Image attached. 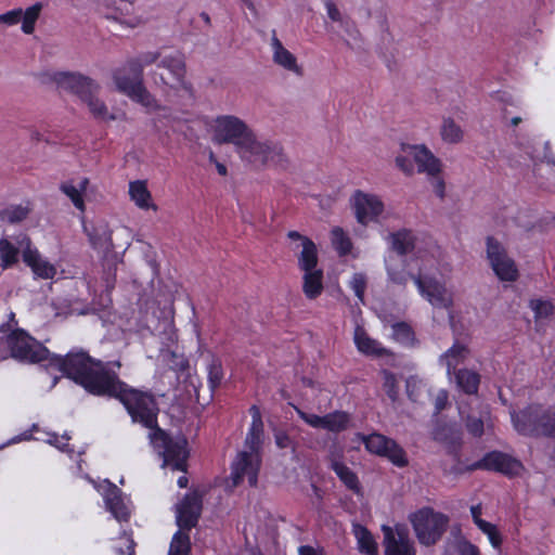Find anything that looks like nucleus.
<instances>
[{"instance_id":"nucleus-24","label":"nucleus","mask_w":555,"mask_h":555,"mask_svg":"<svg viewBox=\"0 0 555 555\" xmlns=\"http://www.w3.org/2000/svg\"><path fill=\"white\" fill-rule=\"evenodd\" d=\"M271 47L273 50V62L275 64L296 75H302V68L298 65L296 56L284 48L274 30L271 38Z\"/></svg>"},{"instance_id":"nucleus-57","label":"nucleus","mask_w":555,"mask_h":555,"mask_svg":"<svg viewBox=\"0 0 555 555\" xmlns=\"http://www.w3.org/2000/svg\"><path fill=\"white\" fill-rule=\"evenodd\" d=\"M23 15L22 9H14L12 11H9L4 14L0 15V23L7 24L9 26L15 25L18 22H21Z\"/></svg>"},{"instance_id":"nucleus-8","label":"nucleus","mask_w":555,"mask_h":555,"mask_svg":"<svg viewBox=\"0 0 555 555\" xmlns=\"http://www.w3.org/2000/svg\"><path fill=\"white\" fill-rule=\"evenodd\" d=\"M411 521L418 541L424 545L435 544L447 529L449 519L441 513L424 508L415 513Z\"/></svg>"},{"instance_id":"nucleus-31","label":"nucleus","mask_w":555,"mask_h":555,"mask_svg":"<svg viewBox=\"0 0 555 555\" xmlns=\"http://www.w3.org/2000/svg\"><path fill=\"white\" fill-rule=\"evenodd\" d=\"M468 356V349L464 345L454 344L440 357L441 364L447 366V372L450 375L455 373L459 364L463 363Z\"/></svg>"},{"instance_id":"nucleus-64","label":"nucleus","mask_w":555,"mask_h":555,"mask_svg":"<svg viewBox=\"0 0 555 555\" xmlns=\"http://www.w3.org/2000/svg\"><path fill=\"white\" fill-rule=\"evenodd\" d=\"M299 555H323V553L310 545H302L299 547Z\"/></svg>"},{"instance_id":"nucleus-18","label":"nucleus","mask_w":555,"mask_h":555,"mask_svg":"<svg viewBox=\"0 0 555 555\" xmlns=\"http://www.w3.org/2000/svg\"><path fill=\"white\" fill-rule=\"evenodd\" d=\"M383 532L386 555H415L405 528L397 527L393 531L390 527L384 526Z\"/></svg>"},{"instance_id":"nucleus-58","label":"nucleus","mask_w":555,"mask_h":555,"mask_svg":"<svg viewBox=\"0 0 555 555\" xmlns=\"http://www.w3.org/2000/svg\"><path fill=\"white\" fill-rule=\"evenodd\" d=\"M457 551L460 555H479L478 547L466 540L459 542Z\"/></svg>"},{"instance_id":"nucleus-7","label":"nucleus","mask_w":555,"mask_h":555,"mask_svg":"<svg viewBox=\"0 0 555 555\" xmlns=\"http://www.w3.org/2000/svg\"><path fill=\"white\" fill-rule=\"evenodd\" d=\"M215 122V141L219 144H233L237 154L254 134L244 120L233 115L218 116Z\"/></svg>"},{"instance_id":"nucleus-2","label":"nucleus","mask_w":555,"mask_h":555,"mask_svg":"<svg viewBox=\"0 0 555 555\" xmlns=\"http://www.w3.org/2000/svg\"><path fill=\"white\" fill-rule=\"evenodd\" d=\"M249 413L253 421L245 439V447L248 450L240 452L232 463V473L230 476L232 487L241 485L245 476H247L250 487H256L258 482L260 468L259 451L262 444L263 423L260 410L257 405H251Z\"/></svg>"},{"instance_id":"nucleus-54","label":"nucleus","mask_w":555,"mask_h":555,"mask_svg":"<svg viewBox=\"0 0 555 555\" xmlns=\"http://www.w3.org/2000/svg\"><path fill=\"white\" fill-rule=\"evenodd\" d=\"M160 54L158 52H146L142 53L134 59L128 60L129 63H135L140 65L141 74H143L144 66L151 65L155 63L159 59Z\"/></svg>"},{"instance_id":"nucleus-47","label":"nucleus","mask_w":555,"mask_h":555,"mask_svg":"<svg viewBox=\"0 0 555 555\" xmlns=\"http://www.w3.org/2000/svg\"><path fill=\"white\" fill-rule=\"evenodd\" d=\"M530 308L534 312L535 321L547 319L554 310V307L548 300L533 299L530 301Z\"/></svg>"},{"instance_id":"nucleus-25","label":"nucleus","mask_w":555,"mask_h":555,"mask_svg":"<svg viewBox=\"0 0 555 555\" xmlns=\"http://www.w3.org/2000/svg\"><path fill=\"white\" fill-rule=\"evenodd\" d=\"M354 343L358 350L366 356L380 358L389 354V351L386 348H384L377 340L371 338L360 326L356 327Z\"/></svg>"},{"instance_id":"nucleus-45","label":"nucleus","mask_w":555,"mask_h":555,"mask_svg":"<svg viewBox=\"0 0 555 555\" xmlns=\"http://www.w3.org/2000/svg\"><path fill=\"white\" fill-rule=\"evenodd\" d=\"M382 375H383V389L385 390L388 398L392 402H396L399 398V387H398V382H397L396 375L388 370H384L382 372Z\"/></svg>"},{"instance_id":"nucleus-29","label":"nucleus","mask_w":555,"mask_h":555,"mask_svg":"<svg viewBox=\"0 0 555 555\" xmlns=\"http://www.w3.org/2000/svg\"><path fill=\"white\" fill-rule=\"evenodd\" d=\"M330 467L348 489L359 492L360 482L357 475L341 461H339L337 455L332 454L330 456Z\"/></svg>"},{"instance_id":"nucleus-52","label":"nucleus","mask_w":555,"mask_h":555,"mask_svg":"<svg viewBox=\"0 0 555 555\" xmlns=\"http://www.w3.org/2000/svg\"><path fill=\"white\" fill-rule=\"evenodd\" d=\"M274 440L280 449H291L292 452L295 453L297 443L287 433L283 430H276L274 433Z\"/></svg>"},{"instance_id":"nucleus-5","label":"nucleus","mask_w":555,"mask_h":555,"mask_svg":"<svg viewBox=\"0 0 555 555\" xmlns=\"http://www.w3.org/2000/svg\"><path fill=\"white\" fill-rule=\"evenodd\" d=\"M116 89L150 111H167L146 89L140 65L128 61L113 72Z\"/></svg>"},{"instance_id":"nucleus-16","label":"nucleus","mask_w":555,"mask_h":555,"mask_svg":"<svg viewBox=\"0 0 555 555\" xmlns=\"http://www.w3.org/2000/svg\"><path fill=\"white\" fill-rule=\"evenodd\" d=\"M22 248L23 261L31 268L37 278L49 280L56 274L55 267L43 259L37 248L31 246V241L27 235H23L18 241Z\"/></svg>"},{"instance_id":"nucleus-20","label":"nucleus","mask_w":555,"mask_h":555,"mask_svg":"<svg viewBox=\"0 0 555 555\" xmlns=\"http://www.w3.org/2000/svg\"><path fill=\"white\" fill-rule=\"evenodd\" d=\"M81 358H88L93 363H101L104 367V370H107L109 372H117L114 370L121 367V362L119 360L116 361H108L103 362L101 360L94 359L90 357L86 351L79 350V351H73L66 354L65 358H56L57 365L60 366L61 371L64 373L65 376L74 380L76 384L80 385V383L77 380L76 375L73 373V363Z\"/></svg>"},{"instance_id":"nucleus-22","label":"nucleus","mask_w":555,"mask_h":555,"mask_svg":"<svg viewBox=\"0 0 555 555\" xmlns=\"http://www.w3.org/2000/svg\"><path fill=\"white\" fill-rule=\"evenodd\" d=\"M105 483L104 501L106 508L118 521H128L130 508L125 503L120 489L107 480Z\"/></svg>"},{"instance_id":"nucleus-26","label":"nucleus","mask_w":555,"mask_h":555,"mask_svg":"<svg viewBox=\"0 0 555 555\" xmlns=\"http://www.w3.org/2000/svg\"><path fill=\"white\" fill-rule=\"evenodd\" d=\"M405 268L406 263L400 257L389 256L386 259L388 279L393 284L405 286L410 279L413 280L415 275L410 274Z\"/></svg>"},{"instance_id":"nucleus-1","label":"nucleus","mask_w":555,"mask_h":555,"mask_svg":"<svg viewBox=\"0 0 555 555\" xmlns=\"http://www.w3.org/2000/svg\"><path fill=\"white\" fill-rule=\"evenodd\" d=\"M72 366L77 380L87 392L118 399L132 422L152 430L150 440L163 457V467L170 466L172 470H186L188 441L183 436L170 437L157 426L159 409L151 392L129 387L120 380L118 374L104 370L101 363H93L88 358L78 359Z\"/></svg>"},{"instance_id":"nucleus-37","label":"nucleus","mask_w":555,"mask_h":555,"mask_svg":"<svg viewBox=\"0 0 555 555\" xmlns=\"http://www.w3.org/2000/svg\"><path fill=\"white\" fill-rule=\"evenodd\" d=\"M440 133L442 140L448 143H459L463 140V130L452 118L443 119Z\"/></svg>"},{"instance_id":"nucleus-15","label":"nucleus","mask_w":555,"mask_h":555,"mask_svg":"<svg viewBox=\"0 0 555 555\" xmlns=\"http://www.w3.org/2000/svg\"><path fill=\"white\" fill-rule=\"evenodd\" d=\"M203 507L202 495L194 491L185 494L183 500L177 504L176 522L181 530L194 528L201 517Z\"/></svg>"},{"instance_id":"nucleus-19","label":"nucleus","mask_w":555,"mask_h":555,"mask_svg":"<svg viewBox=\"0 0 555 555\" xmlns=\"http://www.w3.org/2000/svg\"><path fill=\"white\" fill-rule=\"evenodd\" d=\"M287 237L296 243L295 248L301 247V251L298 255V267L302 271H309L318 269V249L315 244L307 236L300 234L297 231H289Z\"/></svg>"},{"instance_id":"nucleus-21","label":"nucleus","mask_w":555,"mask_h":555,"mask_svg":"<svg viewBox=\"0 0 555 555\" xmlns=\"http://www.w3.org/2000/svg\"><path fill=\"white\" fill-rule=\"evenodd\" d=\"M106 17L127 25L131 28L141 24V20L133 15L134 7L129 0H107Z\"/></svg>"},{"instance_id":"nucleus-46","label":"nucleus","mask_w":555,"mask_h":555,"mask_svg":"<svg viewBox=\"0 0 555 555\" xmlns=\"http://www.w3.org/2000/svg\"><path fill=\"white\" fill-rule=\"evenodd\" d=\"M60 190L70 198L74 206L83 211L85 210V202L81 195L80 190L75 186L72 182H64L60 185Z\"/></svg>"},{"instance_id":"nucleus-51","label":"nucleus","mask_w":555,"mask_h":555,"mask_svg":"<svg viewBox=\"0 0 555 555\" xmlns=\"http://www.w3.org/2000/svg\"><path fill=\"white\" fill-rule=\"evenodd\" d=\"M405 388L409 399L417 402L422 390V382L415 376H410L405 380Z\"/></svg>"},{"instance_id":"nucleus-6","label":"nucleus","mask_w":555,"mask_h":555,"mask_svg":"<svg viewBox=\"0 0 555 555\" xmlns=\"http://www.w3.org/2000/svg\"><path fill=\"white\" fill-rule=\"evenodd\" d=\"M238 156L256 169H263L268 166L285 167L288 163L284 150L279 143L260 141L255 133Z\"/></svg>"},{"instance_id":"nucleus-4","label":"nucleus","mask_w":555,"mask_h":555,"mask_svg":"<svg viewBox=\"0 0 555 555\" xmlns=\"http://www.w3.org/2000/svg\"><path fill=\"white\" fill-rule=\"evenodd\" d=\"M15 314L11 312L7 322H0L1 338H7L11 356L22 362L39 363L49 359V350L29 336L24 330L17 328Z\"/></svg>"},{"instance_id":"nucleus-12","label":"nucleus","mask_w":555,"mask_h":555,"mask_svg":"<svg viewBox=\"0 0 555 555\" xmlns=\"http://www.w3.org/2000/svg\"><path fill=\"white\" fill-rule=\"evenodd\" d=\"M522 468L521 463L500 451L487 453L481 460L473 463L468 470L486 469L502 473L507 476L517 475Z\"/></svg>"},{"instance_id":"nucleus-28","label":"nucleus","mask_w":555,"mask_h":555,"mask_svg":"<svg viewBox=\"0 0 555 555\" xmlns=\"http://www.w3.org/2000/svg\"><path fill=\"white\" fill-rule=\"evenodd\" d=\"M302 292L308 299H315L323 292V271L312 269L304 271Z\"/></svg>"},{"instance_id":"nucleus-3","label":"nucleus","mask_w":555,"mask_h":555,"mask_svg":"<svg viewBox=\"0 0 555 555\" xmlns=\"http://www.w3.org/2000/svg\"><path fill=\"white\" fill-rule=\"evenodd\" d=\"M157 67L160 72H153L152 79L167 99L193 96V87L185 79L186 67L182 55L164 56Z\"/></svg>"},{"instance_id":"nucleus-32","label":"nucleus","mask_w":555,"mask_h":555,"mask_svg":"<svg viewBox=\"0 0 555 555\" xmlns=\"http://www.w3.org/2000/svg\"><path fill=\"white\" fill-rule=\"evenodd\" d=\"M455 382L460 389L467 395H475L480 384V375L468 369L457 370L455 373Z\"/></svg>"},{"instance_id":"nucleus-60","label":"nucleus","mask_w":555,"mask_h":555,"mask_svg":"<svg viewBox=\"0 0 555 555\" xmlns=\"http://www.w3.org/2000/svg\"><path fill=\"white\" fill-rule=\"evenodd\" d=\"M448 391L442 389L440 390L437 396H436V399H435V410H436V414L440 413L441 411H443L448 404Z\"/></svg>"},{"instance_id":"nucleus-41","label":"nucleus","mask_w":555,"mask_h":555,"mask_svg":"<svg viewBox=\"0 0 555 555\" xmlns=\"http://www.w3.org/2000/svg\"><path fill=\"white\" fill-rule=\"evenodd\" d=\"M332 244L340 256H345L350 253L352 243L346 235L344 230L339 227H335L332 230Z\"/></svg>"},{"instance_id":"nucleus-63","label":"nucleus","mask_w":555,"mask_h":555,"mask_svg":"<svg viewBox=\"0 0 555 555\" xmlns=\"http://www.w3.org/2000/svg\"><path fill=\"white\" fill-rule=\"evenodd\" d=\"M311 489L313 492L312 504L315 505L317 507H320L321 502L323 500V491L315 485H311Z\"/></svg>"},{"instance_id":"nucleus-48","label":"nucleus","mask_w":555,"mask_h":555,"mask_svg":"<svg viewBox=\"0 0 555 555\" xmlns=\"http://www.w3.org/2000/svg\"><path fill=\"white\" fill-rule=\"evenodd\" d=\"M477 527L488 535L493 547L499 548L501 546L502 538L495 525L486 520H478Z\"/></svg>"},{"instance_id":"nucleus-38","label":"nucleus","mask_w":555,"mask_h":555,"mask_svg":"<svg viewBox=\"0 0 555 555\" xmlns=\"http://www.w3.org/2000/svg\"><path fill=\"white\" fill-rule=\"evenodd\" d=\"M18 248L5 238L0 240V259L3 268H9L18 261Z\"/></svg>"},{"instance_id":"nucleus-14","label":"nucleus","mask_w":555,"mask_h":555,"mask_svg":"<svg viewBox=\"0 0 555 555\" xmlns=\"http://www.w3.org/2000/svg\"><path fill=\"white\" fill-rule=\"evenodd\" d=\"M351 202L357 221L363 225L376 221L384 210V204L378 196L359 190L354 192Z\"/></svg>"},{"instance_id":"nucleus-33","label":"nucleus","mask_w":555,"mask_h":555,"mask_svg":"<svg viewBox=\"0 0 555 555\" xmlns=\"http://www.w3.org/2000/svg\"><path fill=\"white\" fill-rule=\"evenodd\" d=\"M129 194L131 199L135 203V205L142 209H147L156 207L151 204V193L147 190L146 183L144 181H133L129 184Z\"/></svg>"},{"instance_id":"nucleus-55","label":"nucleus","mask_w":555,"mask_h":555,"mask_svg":"<svg viewBox=\"0 0 555 555\" xmlns=\"http://www.w3.org/2000/svg\"><path fill=\"white\" fill-rule=\"evenodd\" d=\"M411 158L412 156H409L406 153H403V155H398L395 159L396 166L408 176L414 173V166L413 163L411 162Z\"/></svg>"},{"instance_id":"nucleus-9","label":"nucleus","mask_w":555,"mask_h":555,"mask_svg":"<svg viewBox=\"0 0 555 555\" xmlns=\"http://www.w3.org/2000/svg\"><path fill=\"white\" fill-rule=\"evenodd\" d=\"M51 80L59 89L77 95L81 101L89 99L91 93H98L100 86L92 78L78 72H57Z\"/></svg>"},{"instance_id":"nucleus-34","label":"nucleus","mask_w":555,"mask_h":555,"mask_svg":"<svg viewBox=\"0 0 555 555\" xmlns=\"http://www.w3.org/2000/svg\"><path fill=\"white\" fill-rule=\"evenodd\" d=\"M541 416L532 437H555V412L541 406Z\"/></svg>"},{"instance_id":"nucleus-27","label":"nucleus","mask_w":555,"mask_h":555,"mask_svg":"<svg viewBox=\"0 0 555 555\" xmlns=\"http://www.w3.org/2000/svg\"><path fill=\"white\" fill-rule=\"evenodd\" d=\"M85 231L94 248L108 249L113 247L112 231L105 222H99L91 228L85 225Z\"/></svg>"},{"instance_id":"nucleus-17","label":"nucleus","mask_w":555,"mask_h":555,"mask_svg":"<svg viewBox=\"0 0 555 555\" xmlns=\"http://www.w3.org/2000/svg\"><path fill=\"white\" fill-rule=\"evenodd\" d=\"M402 153L412 156L417 165L418 173H426L428 177L436 178L441 171V162L425 146L401 144Z\"/></svg>"},{"instance_id":"nucleus-36","label":"nucleus","mask_w":555,"mask_h":555,"mask_svg":"<svg viewBox=\"0 0 555 555\" xmlns=\"http://www.w3.org/2000/svg\"><path fill=\"white\" fill-rule=\"evenodd\" d=\"M349 415L346 412L336 411L325 415L324 429L339 433L347 429Z\"/></svg>"},{"instance_id":"nucleus-23","label":"nucleus","mask_w":555,"mask_h":555,"mask_svg":"<svg viewBox=\"0 0 555 555\" xmlns=\"http://www.w3.org/2000/svg\"><path fill=\"white\" fill-rule=\"evenodd\" d=\"M541 416V405H529L528 408L512 414V422L515 429L524 435L532 437Z\"/></svg>"},{"instance_id":"nucleus-53","label":"nucleus","mask_w":555,"mask_h":555,"mask_svg":"<svg viewBox=\"0 0 555 555\" xmlns=\"http://www.w3.org/2000/svg\"><path fill=\"white\" fill-rule=\"evenodd\" d=\"M466 428L474 437H481L485 430L483 420L481 417L468 415L466 418Z\"/></svg>"},{"instance_id":"nucleus-30","label":"nucleus","mask_w":555,"mask_h":555,"mask_svg":"<svg viewBox=\"0 0 555 555\" xmlns=\"http://www.w3.org/2000/svg\"><path fill=\"white\" fill-rule=\"evenodd\" d=\"M388 240L391 248L399 256H404L414 249V236L410 230L403 229L395 233H390Z\"/></svg>"},{"instance_id":"nucleus-35","label":"nucleus","mask_w":555,"mask_h":555,"mask_svg":"<svg viewBox=\"0 0 555 555\" xmlns=\"http://www.w3.org/2000/svg\"><path fill=\"white\" fill-rule=\"evenodd\" d=\"M188 530H179L175 533L168 555H189L191 550L190 535Z\"/></svg>"},{"instance_id":"nucleus-50","label":"nucleus","mask_w":555,"mask_h":555,"mask_svg":"<svg viewBox=\"0 0 555 555\" xmlns=\"http://www.w3.org/2000/svg\"><path fill=\"white\" fill-rule=\"evenodd\" d=\"M359 544H360V550L366 554L373 555L377 551L376 543H375L373 537L364 528L361 529V535L359 537Z\"/></svg>"},{"instance_id":"nucleus-62","label":"nucleus","mask_w":555,"mask_h":555,"mask_svg":"<svg viewBox=\"0 0 555 555\" xmlns=\"http://www.w3.org/2000/svg\"><path fill=\"white\" fill-rule=\"evenodd\" d=\"M434 179H435L433 182L434 192L437 194V196H439L440 198H443L444 190H446L444 181L441 178H439L438 176H436V178H434Z\"/></svg>"},{"instance_id":"nucleus-44","label":"nucleus","mask_w":555,"mask_h":555,"mask_svg":"<svg viewBox=\"0 0 555 555\" xmlns=\"http://www.w3.org/2000/svg\"><path fill=\"white\" fill-rule=\"evenodd\" d=\"M89 107L90 113L99 119L113 118L108 116L107 106L100 99L96 98V93H91L89 99L82 100Z\"/></svg>"},{"instance_id":"nucleus-61","label":"nucleus","mask_w":555,"mask_h":555,"mask_svg":"<svg viewBox=\"0 0 555 555\" xmlns=\"http://www.w3.org/2000/svg\"><path fill=\"white\" fill-rule=\"evenodd\" d=\"M325 7H326L328 17L334 22H339L341 18V14H340L338 8L336 7V4L333 1L327 0L325 2Z\"/></svg>"},{"instance_id":"nucleus-10","label":"nucleus","mask_w":555,"mask_h":555,"mask_svg":"<svg viewBox=\"0 0 555 555\" xmlns=\"http://www.w3.org/2000/svg\"><path fill=\"white\" fill-rule=\"evenodd\" d=\"M487 257L491 268L502 281L513 282L518 278L515 261L507 255L504 246L494 237H487Z\"/></svg>"},{"instance_id":"nucleus-13","label":"nucleus","mask_w":555,"mask_h":555,"mask_svg":"<svg viewBox=\"0 0 555 555\" xmlns=\"http://www.w3.org/2000/svg\"><path fill=\"white\" fill-rule=\"evenodd\" d=\"M413 281L422 296L433 306L446 309L452 306V294L436 279L417 274V276H413Z\"/></svg>"},{"instance_id":"nucleus-11","label":"nucleus","mask_w":555,"mask_h":555,"mask_svg":"<svg viewBox=\"0 0 555 555\" xmlns=\"http://www.w3.org/2000/svg\"><path fill=\"white\" fill-rule=\"evenodd\" d=\"M363 442L367 451L387 457L398 467H404L409 463L405 451L395 440L384 435L372 434L364 437Z\"/></svg>"},{"instance_id":"nucleus-40","label":"nucleus","mask_w":555,"mask_h":555,"mask_svg":"<svg viewBox=\"0 0 555 555\" xmlns=\"http://www.w3.org/2000/svg\"><path fill=\"white\" fill-rule=\"evenodd\" d=\"M42 10L41 3H35L30 8H28L25 12L23 11L22 15V30L23 33L30 35L35 30V24L39 18L40 12Z\"/></svg>"},{"instance_id":"nucleus-59","label":"nucleus","mask_w":555,"mask_h":555,"mask_svg":"<svg viewBox=\"0 0 555 555\" xmlns=\"http://www.w3.org/2000/svg\"><path fill=\"white\" fill-rule=\"evenodd\" d=\"M68 440H69V437H67V436H62L60 438L57 435L53 434L51 436V438L49 439V442L51 444H54L56 448H59L62 451H66L68 453H72L73 450L67 448L68 447V443H67Z\"/></svg>"},{"instance_id":"nucleus-49","label":"nucleus","mask_w":555,"mask_h":555,"mask_svg":"<svg viewBox=\"0 0 555 555\" xmlns=\"http://www.w3.org/2000/svg\"><path fill=\"white\" fill-rule=\"evenodd\" d=\"M350 286L354 292V295L360 301L364 300V293L366 289V276L363 273H354L350 281Z\"/></svg>"},{"instance_id":"nucleus-43","label":"nucleus","mask_w":555,"mask_h":555,"mask_svg":"<svg viewBox=\"0 0 555 555\" xmlns=\"http://www.w3.org/2000/svg\"><path fill=\"white\" fill-rule=\"evenodd\" d=\"M207 370L209 388L211 392H214L221 385V382L223 379V370L221 361L219 359L212 358L207 366Z\"/></svg>"},{"instance_id":"nucleus-39","label":"nucleus","mask_w":555,"mask_h":555,"mask_svg":"<svg viewBox=\"0 0 555 555\" xmlns=\"http://www.w3.org/2000/svg\"><path fill=\"white\" fill-rule=\"evenodd\" d=\"M30 210L31 209L28 206H10L0 212V218L2 221L9 223H18L28 217Z\"/></svg>"},{"instance_id":"nucleus-42","label":"nucleus","mask_w":555,"mask_h":555,"mask_svg":"<svg viewBox=\"0 0 555 555\" xmlns=\"http://www.w3.org/2000/svg\"><path fill=\"white\" fill-rule=\"evenodd\" d=\"M392 337L398 343L412 346L414 343V333L405 322H398L392 325Z\"/></svg>"},{"instance_id":"nucleus-56","label":"nucleus","mask_w":555,"mask_h":555,"mask_svg":"<svg viewBox=\"0 0 555 555\" xmlns=\"http://www.w3.org/2000/svg\"><path fill=\"white\" fill-rule=\"evenodd\" d=\"M298 414L300 418L304 420L311 427L324 429L325 415L319 416L317 414L306 413L300 410H298Z\"/></svg>"}]
</instances>
